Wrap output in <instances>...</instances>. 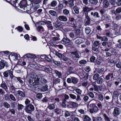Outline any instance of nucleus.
I'll list each match as a JSON object with an SVG mask.
<instances>
[{"label": "nucleus", "instance_id": "f257e3e1", "mask_svg": "<svg viewBox=\"0 0 121 121\" xmlns=\"http://www.w3.org/2000/svg\"><path fill=\"white\" fill-rule=\"evenodd\" d=\"M42 80L43 81L45 80L44 79L42 78L38 74L36 75L32 79H30L29 82L34 87H36L40 86L43 84V82L42 81Z\"/></svg>", "mask_w": 121, "mask_h": 121}, {"label": "nucleus", "instance_id": "f03ea898", "mask_svg": "<svg viewBox=\"0 0 121 121\" xmlns=\"http://www.w3.org/2000/svg\"><path fill=\"white\" fill-rule=\"evenodd\" d=\"M78 104L77 103L74 102L70 101L68 102V104L67 105V107L68 108H72L73 107L75 108L78 106Z\"/></svg>", "mask_w": 121, "mask_h": 121}, {"label": "nucleus", "instance_id": "7ed1b4c3", "mask_svg": "<svg viewBox=\"0 0 121 121\" xmlns=\"http://www.w3.org/2000/svg\"><path fill=\"white\" fill-rule=\"evenodd\" d=\"M25 109L26 112L30 113L31 112L34 110V108L33 105L30 104L26 107Z\"/></svg>", "mask_w": 121, "mask_h": 121}, {"label": "nucleus", "instance_id": "20e7f679", "mask_svg": "<svg viewBox=\"0 0 121 121\" xmlns=\"http://www.w3.org/2000/svg\"><path fill=\"white\" fill-rule=\"evenodd\" d=\"M90 105H92L94 106L93 108L90 109L89 112L91 113H96L99 111V109L95 105V104L93 103L91 104Z\"/></svg>", "mask_w": 121, "mask_h": 121}, {"label": "nucleus", "instance_id": "39448f33", "mask_svg": "<svg viewBox=\"0 0 121 121\" xmlns=\"http://www.w3.org/2000/svg\"><path fill=\"white\" fill-rule=\"evenodd\" d=\"M121 112V111L120 108H116L114 109L112 113L114 116H117L118 115H119Z\"/></svg>", "mask_w": 121, "mask_h": 121}, {"label": "nucleus", "instance_id": "423d86ee", "mask_svg": "<svg viewBox=\"0 0 121 121\" xmlns=\"http://www.w3.org/2000/svg\"><path fill=\"white\" fill-rule=\"evenodd\" d=\"M64 3L67 6L70 7H73L74 5V1L72 0H66Z\"/></svg>", "mask_w": 121, "mask_h": 121}, {"label": "nucleus", "instance_id": "0eeeda50", "mask_svg": "<svg viewBox=\"0 0 121 121\" xmlns=\"http://www.w3.org/2000/svg\"><path fill=\"white\" fill-rule=\"evenodd\" d=\"M5 66L6 67H8V65L7 63L4 60L0 61V69H3Z\"/></svg>", "mask_w": 121, "mask_h": 121}, {"label": "nucleus", "instance_id": "6e6552de", "mask_svg": "<svg viewBox=\"0 0 121 121\" xmlns=\"http://www.w3.org/2000/svg\"><path fill=\"white\" fill-rule=\"evenodd\" d=\"M71 53L72 55H74V57H73V59L74 60H76L75 58L78 59L80 57V56L79 55L78 52L76 51H75L72 52Z\"/></svg>", "mask_w": 121, "mask_h": 121}, {"label": "nucleus", "instance_id": "1a4fd4ad", "mask_svg": "<svg viewBox=\"0 0 121 121\" xmlns=\"http://www.w3.org/2000/svg\"><path fill=\"white\" fill-rule=\"evenodd\" d=\"M58 19L59 21L64 22H66L68 20L67 17L64 16H59Z\"/></svg>", "mask_w": 121, "mask_h": 121}, {"label": "nucleus", "instance_id": "9d476101", "mask_svg": "<svg viewBox=\"0 0 121 121\" xmlns=\"http://www.w3.org/2000/svg\"><path fill=\"white\" fill-rule=\"evenodd\" d=\"M109 3L107 0H104L103 2V7L104 8H107L108 6Z\"/></svg>", "mask_w": 121, "mask_h": 121}, {"label": "nucleus", "instance_id": "9b49d317", "mask_svg": "<svg viewBox=\"0 0 121 121\" xmlns=\"http://www.w3.org/2000/svg\"><path fill=\"white\" fill-rule=\"evenodd\" d=\"M51 22L48 21L47 22V26L48 30H52L53 27L51 24Z\"/></svg>", "mask_w": 121, "mask_h": 121}, {"label": "nucleus", "instance_id": "f8f14e48", "mask_svg": "<svg viewBox=\"0 0 121 121\" xmlns=\"http://www.w3.org/2000/svg\"><path fill=\"white\" fill-rule=\"evenodd\" d=\"M62 41L64 42V44H67L70 42V40L67 38H64L62 40Z\"/></svg>", "mask_w": 121, "mask_h": 121}, {"label": "nucleus", "instance_id": "ddd939ff", "mask_svg": "<svg viewBox=\"0 0 121 121\" xmlns=\"http://www.w3.org/2000/svg\"><path fill=\"white\" fill-rule=\"evenodd\" d=\"M103 82V79L102 78L100 77L98 78L97 80V82L98 84H101Z\"/></svg>", "mask_w": 121, "mask_h": 121}, {"label": "nucleus", "instance_id": "4468645a", "mask_svg": "<svg viewBox=\"0 0 121 121\" xmlns=\"http://www.w3.org/2000/svg\"><path fill=\"white\" fill-rule=\"evenodd\" d=\"M8 71L10 78L12 79L13 76V70L12 69H11L10 70H8Z\"/></svg>", "mask_w": 121, "mask_h": 121}, {"label": "nucleus", "instance_id": "2eb2a0df", "mask_svg": "<svg viewBox=\"0 0 121 121\" xmlns=\"http://www.w3.org/2000/svg\"><path fill=\"white\" fill-rule=\"evenodd\" d=\"M111 78H113V76L112 73H110L108 74L105 77V79L107 80H108L110 79V77Z\"/></svg>", "mask_w": 121, "mask_h": 121}, {"label": "nucleus", "instance_id": "dca6fc26", "mask_svg": "<svg viewBox=\"0 0 121 121\" xmlns=\"http://www.w3.org/2000/svg\"><path fill=\"white\" fill-rule=\"evenodd\" d=\"M83 11L84 12L85 14L87 13L88 12L90 11V8L87 7H85L83 8Z\"/></svg>", "mask_w": 121, "mask_h": 121}, {"label": "nucleus", "instance_id": "f3484780", "mask_svg": "<svg viewBox=\"0 0 121 121\" xmlns=\"http://www.w3.org/2000/svg\"><path fill=\"white\" fill-rule=\"evenodd\" d=\"M81 84L83 86L86 87L88 84V82L87 81H83L81 82Z\"/></svg>", "mask_w": 121, "mask_h": 121}, {"label": "nucleus", "instance_id": "a211bd4d", "mask_svg": "<svg viewBox=\"0 0 121 121\" xmlns=\"http://www.w3.org/2000/svg\"><path fill=\"white\" fill-rule=\"evenodd\" d=\"M26 56L27 57L31 58H35L36 57V56L34 55L33 54H31L30 53L26 54Z\"/></svg>", "mask_w": 121, "mask_h": 121}, {"label": "nucleus", "instance_id": "6ab92c4d", "mask_svg": "<svg viewBox=\"0 0 121 121\" xmlns=\"http://www.w3.org/2000/svg\"><path fill=\"white\" fill-rule=\"evenodd\" d=\"M84 121H91V118L87 115H85L84 117Z\"/></svg>", "mask_w": 121, "mask_h": 121}, {"label": "nucleus", "instance_id": "aec40b11", "mask_svg": "<svg viewBox=\"0 0 121 121\" xmlns=\"http://www.w3.org/2000/svg\"><path fill=\"white\" fill-rule=\"evenodd\" d=\"M54 71L56 76H57L59 78L61 77L62 74L61 72L56 70H54Z\"/></svg>", "mask_w": 121, "mask_h": 121}, {"label": "nucleus", "instance_id": "412c9836", "mask_svg": "<svg viewBox=\"0 0 121 121\" xmlns=\"http://www.w3.org/2000/svg\"><path fill=\"white\" fill-rule=\"evenodd\" d=\"M85 32L87 34H89L91 32V30L89 27H87L85 28Z\"/></svg>", "mask_w": 121, "mask_h": 121}, {"label": "nucleus", "instance_id": "4be33fe9", "mask_svg": "<svg viewBox=\"0 0 121 121\" xmlns=\"http://www.w3.org/2000/svg\"><path fill=\"white\" fill-rule=\"evenodd\" d=\"M48 90V86L46 85L42 87L41 89V91L42 92H45Z\"/></svg>", "mask_w": 121, "mask_h": 121}, {"label": "nucleus", "instance_id": "5701e85b", "mask_svg": "<svg viewBox=\"0 0 121 121\" xmlns=\"http://www.w3.org/2000/svg\"><path fill=\"white\" fill-rule=\"evenodd\" d=\"M23 0H22L18 4V6H16V7H17V8L20 10V9H22L23 8V5H22V1Z\"/></svg>", "mask_w": 121, "mask_h": 121}, {"label": "nucleus", "instance_id": "b1692460", "mask_svg": "<svg viewBox=\"0 0 121 121\" xmlns=\"http://www.w3.org/2000/svg\"><path fill=\"white\" fill-rule=\"evenodd\" d=\"M0 86L4 89L6 91L8 89V87L7 85L5 83H2L0 85Z\"/></svg>", "mask_w": 121, "mask_h": 121}, {"label": "nucleus", "instance_id": "393cba45", "mask_svg": "<svg viewBox=\"0 0 121 121\" xmlns=\"http://www.w3.org/2000/svg\"><path fill=\"white\" fill-rule=\"evenodd\" d=\"M90 3L94 5H96L98 3V0H89Z\"/></svg>", "mask_w": 121, "mask_h": 121}, {"label": "nucleus", "instance_id": "a878e982", "mask_svg": "<svg viewBox=\"0 0 121 121\" xmlns=\"http://www.w3.org/2000/svg\"><path fill=\"white\" fill-rule=\"evenodd\" d=\"M49 56H48L44 55L45 58L47 61L49 62L51 61V55H49Z\"/></svg>", "mask_w": 121, "mask_h": 121}, {"label": "nucleus", "instance_id": "bb28decb", "mask_svg": "<svg viewBox=\"0 0 121 121\" xmlns=\"http://www.w3.org/2000/svg\"><path fill=\"white\" fill-rule=\"evenodd\" d=\"M74 11L75 13L77 14H78L79 13V9L76 6H74L73 8Z\"/></svg>", "mask_w": 121, "mask_h": 121}, {"label": "nucleus", "instance_id": "cd10ccee", "mask_svg": "<svg viewBox=\"0 0 121 121\" xmlns=\"http://www.w3.org/2000/svg\"><path fill=\"white\" fill-rule=\"evenodd\" d=\"M57 3L56 1L53 0L51 3L50 5L52 7H54L56 6Z\"/></svg>", "mask_w": 121, "mask_h": 121}, {"label": "nucleus", "instance_id": "c85d7f7f", "mask_svg": "<svg viewBox=\"0 0 121 121\" xmlns=\"http://www.w3.org/2000/svg\"><path fill=\"white\" fill-rule=\"evenodd\" d=\"M99 75L97 74H94L93 77V79L94 80H96L99 77Z\"/></svg>", "mask_w": 121, "mask_h": 121}, {"label": "nucleus", "instance_id": "c756f323", "mask_svg": "<svg viewBox=\"0 0 121 121\" xmlns=\"http://www.w3.org/2000/svg\"><path fill=\"white\" fill-rule=\"evenodd\" d=\"M55 52L56 56L61 59L63 56L62 55L56 51Z\"/></svg>", "mask_w": 121, "mask_h": 121}, {"label": "nucleus", "instance_id": "7c9ffc66", "mask_svg": "<svg viewBox=\"0 0 121 121\" xmlns=\"http://www.w3.org/2000/svg\"><path fill=\"white\" fill-rule=\"evenodd\" d=\"M48 108L50 110L54 109L55 108V105L54 104H50L48 106Z\"/></svg>", "mask_w": 121, "mask_h": 121}, {"label": "nucleus", "instance_id": "2f4dec72", "mask_svg": "<svg viewBox=\"0 0 121 121\" xmlns=\"http://www.w3.org/2000/svg\"><path fill=\"white\" fill-rule=\"evenodd\" d=\"M117 42L119 43L117 44V47L118 48H121V39L118 40Z\"/></svg>", "mask_w": 121, "mask_h": 121}, {"label": "nucleus", "instance_id": "473e14b6", "mask_svg": "<svg viewBox=\"0 0 121 121\" xmlns=\"http://www.w3.org/2000/svg\"><path fill=\"white\" fill-rule=\"evenodd\" d=\"M3 105L5 108H9L10 106V104L6 102H4Z\"/></svg>", "mask_w": 121, "mask_h": 121}, {"label": "nucleus", "instance_id": "72a5a7b5", "mask_svg": "<svg viewBox=\"0 0 121 121\" xmlns=\"http://www.w3.org/2000/svg\"><path fill=\"white\" fill-rule=\"evenodd\" d=\"M98 98L99 100L101 101H103L104 100V98L103 95L100 94L98 95Z\"/></svg>", "mask_w": 121, "mask_h": 121}, {"label": "nucleus", "instance_id": "f704fd0d", "mask_svg": "<svg viewBox=\"0 0 121 121\" xmlns=\"http://www.w3.org/2000/svg\"><path fill=\"white\" fill-rule=\"evenodd\" d=\"M72 82L74 84H76L78 82V80L76 78L73 77L72 78Z\"/></svg>", "mask_w": 121, "mask_h": 121}, {"label": "nucleus", "instance_id": "c9c22d12", "mask_svg": "<svg viewBox=\"0 0 121 121\" xmlns=\"http://www.w3.org/2000/svg\"><path fill=\"white\" fill-rule=\"evenodd\" d=\"M63 12L64 14L67 15L69 13V10L66 9H65L63 10Z\"/></svg>", "mask_w": 121, "mask_h": 121}, {"label": "nucleus", "instance_id": "e433bc0d", "mask_svg": "<svg viewBox=\"0 0 121 121\" xmlns=\"http://www.w3.org/2000/svg\"><path fill=\"white\" fill-rule=\"evenodd\" d=\"M83 41L81 39H77L76 40L75 43L77 44L78 45L82 43Z\"/></svg>", "mask_w": 121, "mask_h": 121}, {"label": "nucleus", "instance_id": "4c0bfd02", "mask_svg": "<svg viewBox=\"0 0 121 121\" xmlns=\"http://www.w3.org/2000/svg\"><path fill=\"white\" fill-rule=\"evenodd\" d=\"M61 59L64 61H67L69 60V59L67 57H66L64 55H63L62 57L61 58Z\"/></svg>", "mask_w": 121, "mask_h": 121}, {"label": "nucleus", "instance_id": "58836bf2", "mask_svg": "<svg viewBox=\"0 0 121 121\" xmlns=\"http://www.w3.org/2000/svg\"><path fill=\"white\" fill-rule=\"evenodd\" d=\"M103 116L106 121H110L109 118L105 114H104Z\"/></svg>", "mask_w": 121, "mask_h": 121}, {"label": "nucleus", "instance_id": "ea45409f", "mask_svg": "<svg viewBox=\"0 0 121 121\" xmlns=\"http://www.w3.org/2000/svg\"><path fill=\"white\" fill-rule=\"evenodd\" d=\"M37 29L38 31L43 32L44 30V28L42 26H39L38 27Z\"/></svg>", "mask_w": 121, "mask_h": 121}, {"label": "nucleus", "instance_id": "a19ab883", "mask_svg": "<svg viewBox=\"0 0 121 121\" xmlns=\"http://www.w3.org/2000/svg\"><path fill=\"white\" fill-rule=\"evenodd\" d=\"M54 26L56 28H61L62 26V24L60 23H58L56 24H55Z\"/></svg>", "mask_w": 121, "mask_h": 121}, {"label": "nucleus", "instance_id": "79ce46f5", "mask_svg": "<svg viewBox=\"0 0 121 121\" xmlns=\"http://www.w3.org/2000/svg\"><path fill=\"white\" fill-rule=\"evenodd\" d=\"M49 12L51 15L53 16H55L56 15V12L54 11L50 10L49 11Z\"/></svg>", "mask_w": 121, "mask_h": 121}, {"label": "nucleus", "instance_id": "37998d69", "mask_svg": "<svg viewBox=\"0 0 121 121\" xmlns=\"http://www.w3.org/2000/svg\"><path fill=\"white\" fill-rule=\"evenodd\" d=\"M75 91L76 93L79 95H81L82 92V91L78 88L76 89L75 90Z\"/></svg>", "mask_w": 121, "mask_h": 121}, {"label": "nucleus", "instance_id": "c03bdc74", "mask_svg": "<svg viewBox=\"0 0 121 121\" xmlns=\"http://www.w3.org/2000/svg\"><path fill=\"white\" fill-rule=\"evenodd\" d=\"M81 32L80 30L79 29H78L75 30V33L77 36L80 35Z\"/></svg>", "mask_w": 121, "mask_h": 121}, {"label": "nucleus", "instance_id": "a18cd8bd", "mask_svg": "<svg viewBox=\"0 0 121 121\" xmlns=\"http://www.w3.org/2000/svg\"><path fill=\"white\" fill-rule=\"evenodd\" d=\"M88 95L90 97L92 98H93L94 97V95L93 93L91 91L88 92Z\"/></svg>", "mask_w": 121, "mask_h": 121}, {"label": "nucleus", "instance_id": "49530a36", "mask_svg": "<svg viewBox=\"0 0 121 121\" xmlns=\"http://www.w3.org/2000/svg\"><path fill=\"white\" fill-rule=\"evenodd\" d=\"M79 63L81 65H84L86 63V61L85 60H82L79 61Z\"/></svg>", "mask_w": 121, "mask_h": 121}, {"label": "nucleus", "instance_id": "de8ad7c7", "mask_svg": "<svg viewBox=\"0 0 121 121\" xmlns=\"http://www.w3.org/2000/svg\"><path fill=\"white\" fill-rule=\"evenodd\" d=\"M69 95L71 98L73 99H76V96L74 94H69Z\"/></svg>", "mask_w": 121, "mask_h": 121}, {"label": "nucleus", "instance_id": "09e8293b", "mask_svg": "<svg viewBox=\"0 0 121 121\" xmlns=\"http://www.w3.org/2000/svg\"><path fill=\"white\" fill-rule=\"evenodd\" d=\"M95 84H92L91 87L90 88L89 90L90 91H95Z\"/></svg>", "mask_w": 121, "mask_h": 121}, {"label": "nucleus", "instance_id": "8fccbe9b", "mask_svg": "<svg viewBox=\"0 0 121 121\" xmlns=\"http://www.w3.org/2000/svg\"><path fill=\"white\" fill-rule=\"evenodd\" d=\"M91 70V69L90 67L89 66H87L84 68L85 70L87 72H89Z\"/></svg>", "mask_w": 121, "mask_h": 121}, {"label": "nucleus", "instance_id": "3c124183", "mask_svg": "<svg viewBox=\"0 0 121 121\" xmlns=\"http://www.w3.org/2000/svg\"><path fill=\"white\" fill-rule=\"evenodd\" d=\"M36 97L39 99L42 98L43 97L42 94L40 93H38L36 95Z\"/></svg>", "mask_w": 121, "mask_h": 121}, {"label": "nucleus", "instance_id": "603ef678", "mask_svg": "<svg viewBox=\"0 0 121 121\" xmlns=\"http://www.w3.org/2000/svg\"><path fill=\"white\" fill-rule=\"evenodd\" d=\"M119 93V92L117 91H115L113 93V96L114 97H117L118 96Z\"/></svg>", "mask_w": 121, "mask_h": 121}, {"label": "nucleus", "instance_id": "864d4df0", "mask_svg": "<svg viewBox=\"0 0 121 121\" xmlns=\"http://www.w3.org/2000/svg\"><path fill=\"white\" fill-rule=\"evenodd\" d=\"M17 0H16L14 1H13V3H12V1L11 2V3H10L9 2V3L10 4H12V5H13L14 6H16V5H17V4H16L17 3Z\"/></svg>", "mask_w": 121, "mask_h": 121}, {"label": "nucleus", "instance_id": "5fc2aeb1", "mask_svg": "<svg viewBox=\"0 0 121 121\" xmlns=\"http://www.w3.org/2000/svg\"><path fill=\"white\" fill-rule=\"evenodd\" d=\"M99 41H95L93 43V45L94 47H97L99 44Z\"/></svg>", "mask_w": 121, "mask_h": 121}, {"label": "nucleus", "instance_id": "6e6d98bb", "mask_svg": "<svg viewBox=\"0 0 121 121\" xmlns=\"http://www.w3.org/2000/svg\"><path fill=\"white\" fill-rule=\"evenodd\" d=\"M9 97L10 99L14 101H15L16 100V99L13 95L11 94H10Z\"/></svg>", "mask_w": 121, "mask_h": 121}, {"label": "nucleus", "instance_id": "4d7b16f0", "mask_svg": "<svg viewBox=\"0 0 121 121\" xmlns=\"http://www.w3.org/2000/svg\"><path fill=\"white\" fill-rule=\"evenodd\" d=\"M89 76L88 73H86L84 75L83 78L85 80H87L88 79Z\"/></svg>", "mask_w": 121, "mask_h": 121}, {"label": "nucleus", "instance_id": "13d9d810", "mask_svg": "<svg viewBox=\"0 0 121 121\" xmlns=\"http://www.w3.org/2000/svg\"><path fill=\"white\" fill-rule=\"evenodd\" d=\"M3 75L5 78H7L9 76L8 70L5 71L3 73Z\"/></svg>", "mask_w": 121, "mask_h": 121}, {"label": "nucleus", "instance_id": "bf43d9fd", "mask_svg": "<svg viewBox=\"0 0 121 121\" xmlns=\"http://www.w3.org/2000/svg\"><path fill=\"white\" fill-rule=\"evenodd\" d=\"M116 10L117 14L120 13L121 12V7H119L117 8Z\"/></svg>", "mask_w": 121, "mask_h": 121}, {"label": "nucleus", "instance_id": "052dcab7", "mask_svg": "<svg viewBox=\"0 0 121 121\" xmlns=\"http://www.w3.org/2000/svg\"><path fill=\"white\" fill-rule=\"evenodd\" d=\"M53 62L57 66H60V61L53 60Z\"/></svg>", "mask_w": 121, "mask_h": 121}, {"label": "nucleus", "instance_id": "680f3d73", "mask_svg": "<svg viewBox=\"0 0 121 121\" xmlns=\"http://www.w3.org/2000/svg\"><path fill=\"white\" fill-rule=\"evenodd\" d=\"M93 120L94 121H102V119L100 117H98Z\"/></svg>", "mask_w": 121, "mask_h": 121}, {"label": "nucleus", "instance_id": "e2e57ef3", "mask_svg": "<svg viewBox=\"0 0 121 121\" xmlns=\"http://www.w3.org/2000/svg\"><path fill=\"white\" fill-rule=\"evenodd\" d=\"M66 100L65 99H62V106L63 107H65L66 106Z\"/></svg>", "mask_w": 121, "mask_h": 121}, {"label": "nucleus", "instance_id": "0e129e2a", "mask_svg": "<svg viewBox=\"0 0 121 121\" xmlns=\"http://www.w3.org/2000/svg\"><path fill=\"white\" fill-rule=\"evenodd\" d=\"M69 35L70 37L72 39L73 38L75 37V35L74 33L72 32H71L69 33Z\"/></svg>", "mask_w": 121, "mask_h": 121}, {"label": "nucleus", "instance_id": "69168bd1", "mask_svg": "<svg viewBox=\"0 0 121 121\" xmlns=\"http://www.w3.org/2000/svg\"><path fill=\"white\" fill-rule=\"evenodd\" d=\"M96 58L93 56H92L90 58V60L92 62H94Z\"/></svg>", "mask_w": 121, "mask_h": 121}, {"label": "nucleus", "instance_id": "338daca9", "mask_svg": "<svg viewBox=\"0 0 121 121\" xmlns=\"http://www.w3.org/2000/svg\"><path fill=\"white\" fill-rule=\"evenodd\" d=\"M17 29V30L19 32H21L22 31V27L20 26H18L15 28V29Z\"/></svg>", "mask_w": 121, "mask_h": 121}, {"label": "nucleus", "instance_id": "774afa93", "mask_svg": "<svg viewBox=\"0 0 121 121\" xmlns=\"http://www.w3.org/2000/svg\"><path fill=\"white\" fill-rule=\"evenodd\" d=\"M121 19V15H117L115 17V19L117 20H118Z\"/></svg>", "mask_w": 121, "mask_h": 121}]
</instances>
